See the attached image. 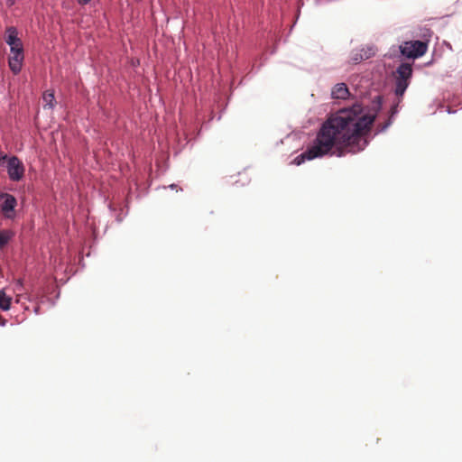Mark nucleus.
I'll use <instances>...</instances> for the list:
<instances>
[{
	"label": "nucleus",
	"mask_w": 462,
	"mask_h": 462,
	"mask_svg": "<svg viewBox=\"0 0 462 462\" xmlns=\"http://www.w3.org/2000/svg\"><path fill=\"white\" fill-rule=\"evenodd\" d=\"M375 120V114L367 111L360 103L331 113L321 125L316 138L307 150L294 159L297 165L328 154L337 157L363 151L365 137Z\"/></svg>",
	"instance_id": "nucleus-1"
},
{
	"label": "nucleus",
	"mask_w": 462,
	"mask_h": 462,
	"mask_svg": "<svg viewBox=\"0 0 462 462\" xmlns=\"http://www.w3.org/2000/svg\"><path fill=\"white\" fill-rule=\"evenodd\" d=\"M9 5H12L14 3V0H9Z\"/></svg>",
	"instance_id": "nucleus-14"
},
{
	"label": "nucleus",
	"mask_w": 462,
	"mask_h": 462,
	"mask_svg": "<svg viewBox=\"0 0 462 462\" xmlns=\"http://www.w3.org/2000/svg\"><path fill=\"white\" fill-rule=\"evenodd\" d=\"M1 167H5L8 178L11 181L19 182L24 178L25 166L15 155L9 156L4 152H0V168Z\"/></svg>",
	"instance_id": "nucleus-3"
},
{
	"label": "nucleus",
	"mask_w": 462,
	"mask_h": 462,
	"mask_svg": "<svg viewBox=\"0 0 462 462\" xmlns=\"http://www.w3.org/2000/svg\"><path fill=\"white\" fill-rule=\"evenodd\" d=\"M12 297L7 295L4 291H0V309L8 310L11 307Z\"/></svg>",
	"instance_id": "nucleus-10"
},
{
	"label": "nucleus",
	"mask_w": 462,
	"mask_h": 462,
	"mask_svg": "<svg viewBox=\"0 0 462 462\" xmlns=\"http://www.w3.org/2000/svg\"><path fill=\"white\" fill-rule=\"evenodd\" d=\"M17 200L12 194L0 192V210L5 218L13 219L15 217Z\"/></svg>",
	"instance_id": "nucleus-6"
},
{
	"label": "nucleus",
	"mask_w": 462,
	"mask_h": 462,
	"mask_svg": "<svg viewBox=\"0 0 462 462\" xmlns=\"http://www.w3.org/2000/svg\"><path fill=\"white\" fill-rule=\"evenodd\" d=\"M396 83H395V94L398 97H402L406 88L409 86V79L412 74V69L411 64L402 63L397 70Z\"/></svg>",
	"instance_id": "nucleus-4"
},
{
	"label": "nucleus",
	"mask_w": 462,
	"mask_h": 462,
	"mask_svg": "<svg viewBox=\"0 0 462 462\" xmlns=\"http://www.w3.org/2000/svg\"><path fill=\"white\" fill-rule=\"evenodd\" d=\"M5 42L10 46L9 68L14 75H17L23 67L24 51L22 40L18 37V32L15 27L10 26L6 28Z\"/></svg>",
	"instance_id": "nucleus-2"
},
{
	"label": "nucleus",
	"mask_w": 462,
	"mask_h": 462,
	"mask_svg": "<svg viewBox=\"0 0 462 462\" xmlns=\"http://www.w3.org/2000/svg\"><path fill=\"white\" fill-rule=\"evenodd\" d=\"M14 236L12 230L5 229L0 231V249L5 248Z\"/></svg>",
	"instance_id": "nucleus-8"
},
{
	"label": "nucleus",
	"mask_w": 462,
	"mask_h": 462,
	"mask_svg": "<svg viewBox=\"0 0 462 462\" xmlns=\"http://www.w3.org/2000/svg\"><path fill=\"white\" fill-rule=\"evenodd\" d=\"M91 0H79V4L81 5H85L87 4H88Z\"/></svg>",
	"instance_id": "nucleus-12"
},
{
	"label": "nucleus",
	"mask_w": 462,
	"mask_h": 462,
	"mask_svg": "<svg viewBox=\"0 0 462 462\" xmlns=\"http://www.w3.org/2000/svg\"><path fill=\"white\" fill-rule=\"evenodd\" d=\"M43 100V107L51 109L55 106V97L54 92L52 90H47L43 93L42 96Z\"/></svg>",
	"instance_id": "nucleus-9"
},
{
	"label": "nucleus",
	"mask_w": 462,
	"mask_h": 462,
	"mask_svg": "<svg viewBox=\"0 0 462 462\" xmlns=\"http://www.w3.org/2000/svg\"><path fill=\"white\" fill-rule=\"evenodd\" d=\"M389 124H390V123L388 122V123H386V124L383 125H382V127H381V129H380V131H384V130L388 127Z\"/></svg>",
	"instance_id": "nucleus-13"
},
{
	"label": "nucleus",
	"mask_w": 462,
	"mask_h": 462,
	"mask_svg": "<svg viewBox=\"0 0 462 462\" xmlns=\"http://www.w3.org/2000/svg\"><path fill=\"white\" fill-rule=\"evenodd\" d=\"M369 57H370V54H366V53H365L364 55L363 54L356 55L353 58V60H354L355 63H357V62H359L362 60L368 59Z\"/></svg>",
	"instance_id": "nucleus-11"
},
{
	"label": "nucleus",
	"mask_w": 462,
	"mask_h": 462,
	"mask_svg": "<svg viewBox=\"0 0 462 462\" xmlns=\"http://www.w3.org/2000/svg\"><path fill=\"white\" fill-rule=\"evenodd\" d=\"M331 96L335 99H346L350 92L345 83H337L332 88Z\"/></svg>",
	"instance_id": "nucleus-7"
},
{
	"label": "nucleus",
	"mask_w": 462,
	"mask_h": 462,
	"mask_svg": "<svg viewBox=\"0 0 462 462\" xmlns=\"http://www.w3.org/2000/svg\"><path fill=\"white\" fill-rule=\"evenodd\" d=\"M400 50L403 56L416 59L426 53L428 50V43L422 41L405 42L400 46Z\"/></svg>",
	"instance_id": "nucleus-5"
}]
</instances>
